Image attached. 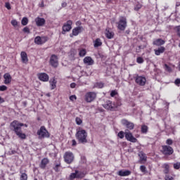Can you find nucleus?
Returning a JSON list of instances; mask_svg holds the SVG:
<instances>
[{"mask_svg": "<svg viewBox=\"0 0 180 180\" xmlns=\"http://www.w3.org/2000/svg\"><path fill=\"white\" fill-rule=\"evenodd\" d=\"M23 126H25V124L21 123L18 120H14L10 124L11 130L14 131L16 136L22 140H25L26 139V134L22 131V127H23Z\"/></svg>", "mask_w": 180, "mask_h": 180, "instance_id": "f257e3e1", "label": "nucleus"}, {"mask_svg": "<svg viewBox=\"0 0 180 180\" xmlns=\"http://www.w3.org/2000/svg\"><path fill=\"white\" fill-rule=\"evenodd\" d=\"M75 137L78 143L80 144H86V143H88V132H86L85 129H82L81 127L77 129Z\"/></svg>", "mask_w": 180, "mask_h": 180, "instance_id": "f03ea898", "label": "nucleus"}, {"mask_svg": "<svg viewBox=\"0 0 180 180\" xmlns=\"http://www.w3.org/2000/svg\"><path fill=\"white\" fill-rule=\"evenodd\" d=\"M116 25L117 30L123 32L126 30V27H127V19L126 17H120L119 21L116 22Z\"/></svg>", "mask_w": 180, "mask_h": 180, "instance_id": "7ed1b4c3", "label": "nucleus"}, {"mask_svg": "<svg viewBox=\"0 0 180 180\" xmlns=\"http://www.w3.org/2000/svg\"><path fill=\"white\" fill-rule=\"evenodd\" d=\"M37 134L40 140H41V139H49V137H50V133H49V131H47L44 126L40 127L37 131Z\"/></svg>", "mask_w": 180, "mask_h": 180, "instance_id": "20e7f679", "label": "nucleus"}, {"mask_svg": "<svg viewBox=\"0 0 180 180\" xmlns=\"http://www.w3.org/2000/svg\"><path fill=\"white\" fill-rule=\"evenodd\" d=\"M85 177V172L79 170H75L74 173H71L69 176L70 180L81 179Z\"/></svg>", "mask_w": 180, "mask_h": 180, "instance_id": "39448f33", "label": "nucleus"}, {"mask_svg": "<svg viewBox=\"0 0 180 180\" xmlns=\"http://www.w3.org/2000/svg\"><path fill=\"white\" fill-rule=\"evenodd\" d=\"M64 161L66 164H72L74 162V153L72 152H65L63 155Z\"/></svg>", "mask_w": 180, "mask_h": 180, "instance_id": "423d86ee", "label": "nucleus"}, {"mask_svg": "<svg viewBox=\"0 0 180 180\" xmlns=\"http://www.w3.org/2000/svg\"><path fill=\"white\" fill-rule=\"evenodd\" d=\"M162 153L165 155H172L174 154V149L169 146H162Z\"/></svg>", "mask_w": 180, "mask_h": 180, "instance_id": "0eeeda50", "label": "nucleus"}, {"mask_svg": "<svg viewBox=\"0 0 180 180\" xmlns=\"http://www.w3.org/2000/svg\"><path fill=\"white\" fill-rule=\"evenodd\" d=\"M125 139L130 141L131 143H137V139L133 136V134L129 131V129H126L125 132Z\"/></svg>", "mask_w": 180, "mask_h": 180, "instance_id": "6e6552de", "label": "nucleus"}, {"mask_svg": "<svg viewBox=\"0 0 180 180\" xmlns=\"http://www.w3.org/2000/svg\"><path fill=\"white\" fill-rule=\"evenodd\" d=\"M135 82L138 85H140V86H144V85H146V83L147 82V79H146V77L144 76L137 75L135 77Z\"/></svg>", "mask_w": 180, "mask_h": 180, "instance_id": "1a4fd4ad", "label": "nucleus"}, {"mask_svg": "<svg viewBox=\"0 0 180 180\" xmlns=\"http://www.w3.org/2000/svg\"><path fill=\"white\" fill-rule=\"evenodd\" d=\"M62 34H65V32H70L72 29V20H69L65 23L62 27Z\"/></svg>", "mask_w": 180, "mask_h": 180, "instance_id": "9d476101", "label": "nucleus"}, {"mask_svg": "<svg viewBox=\"0 0 180 180\" xmlns=\"http://www.w3.org/2000/svg\"><path fill=\"white\" fill-rule=\"evenodd\" d=\"M96 98V93L95 92H87L85 95V101L86 102L91 103L93 102V101H95V98Z\"/></svg>", "mask_w": 180, "mask_h": 180, "instance_id": "9b49d317", "label": "nucleus"}, {"mask_svg": "<svg viewBox=\"0 0 180 180\" xmlns=\"http://www.w3.org/2000/svg\"><path fill=\"white\" fill-rule=\"evenodd\" d=\"M121 123L127 130H133L134 129V123L129 122V120L124 119L121 120Z\"/></svg>", "mask_w": 180, "mask_h": 180, "instance_id": "f8f14e48", "label": "nucleus"}, {"mask_svg": "<svg viewBox=\"0 0 180 180\" xmlns=\"http://www.w3.org/2000/svg\"><path fill=\"white\" fill-rule=\"evenodd\" d=\"M49 63L52 67L57 68L58 67V57L56 55H51Z\"/></svg>", "mask_w": 180, "mask_h": 180, "instance_id": "ddd939ff", "label": "nucleus"}, {"mask_svg": "<svg viewBox=\"0 0 180 180\" xmlns=\"http://www.w3.org/2000/svg\"><path fill=\"white\" fill-rule=\"evenodd\" d=\"M103 108L107 109V110H115V109H116V105H115L112 101H108L103 105Z\"/></svg>", "mask_w": 180, "mask_h": 180, "instance_id": "4468645a", "label": "nucleus"}, {"mask_svg": "<svg viewBox=\"0 0 180 180\" xmlns=\"http://www.w3.org/2000/svg\"><path fill=\"white\" fill-rule=\"evenodd\" d=\"M48 39L46 37H36L34 39V43L38 45L44 44L47 41Z\"/></svg>", "mask_w": 180, "mask_h": 180, "instance_id": "2eb2a0df", "label": "nucleus"}, {"mask_svg": "<svg viewBox=\"0 0 180 180\" xmlns=\"http://www.w3.org/2000/svg\"><path fill=\"white\" fill-rule=\"evenodd\" d=\"M37 77L40 81H42L43 82H47L49 79V75L46 73H39L37 75Z\"/></svg>", "mask_w": 180, "mask_h": 180, "instance_id": "dca6fc26", "label": "nucleus"}, {"mask_svg": "<svg viewBox=\"0 0 180 180\" xmlns=\"http://www.w3.org/2000/svg\"><path fill=\"white\" fill-rule=\"evenodd\" d=\"M50 162V160L49 158H45L41 160V162L39 164V168L41 169H46V167H47V165Z\"/></svg>", "mask_w": 180, "mask_h": 180, "instance_id": "f3484780", "label": "nucleus"}, {"mask_svg": "<svg viewBox=\"0 0 180 180\" xmlns=\"http://www.w3.org/2000/svg\"><path fill=\"white\" fill-rule=\"evenodd\" d=\"M34 20L38 27L44 26V25H46V20L43 18L37 17Z\"/></svg>", "mask_w": 180, "mask_h": 180, "instance_id": "a211bd4d", "label": "nucleus"}, {"mask_svg": "<svg viewBox=\"0 0 180 180\" xmlns=\"http://www.w3.org/2000/svg\"><path fill=\"white\" fill-rule=\"evenodd\" d=\"M82 30H84V27L82 26H78L72 30V34L73 36H78Z\"/></svg>", "mask_w": 180, "mask_h": 180, "instance_id": "6ab92c4d", "label": "nucleus"}, {"mask_svg": "<svg viewBox=\"0 0 180 180\" xmlns=\"http://www.w3.org/2000/svg\"><path fill=\"white\" fill-rule=\"evenodd\" d=\"M4 84L6 85H8L11 84V82H12V77L11 76V74L9 73L4 74Z\"/></svg>", "mask_w": 180, "mask_h": 180, "instance_id": "aec40b11", "label": "nucleus"}, {"mask_svg": "<svg viewBox=\"0 0 180 180\" xmlns=\"http://www.w3.org/2000/svg\"><path fill=\"white\" fill-rule=\"evenodd\" d=\"M118 175L120 176H129V175H131V172L130 170H120Z\"/></svg>", "mask_w": 180, "mask_h": 180, "instance_id": "412c9836", "label": "nucleus"}, {"mask_svg": "<svg viewBox=\"0 0 180 180\" xmlns=\"http://www.w3.org/2000/svg\"><path fill=\"white\" fill-rule=\"evenodd\" d=\"M94 61L92 60L91 56H86L84 58V63L86 64L87 65H94Z\"/></svg>", "mask_w": 180, "mask_h": 180, "instance_id": "4be33fe9", "label": "nucleus"}, {"mask_svg": "<svg viewBox=\"0 0 180 180\" xmlns=\"http://www.w3.org/2000/svg\"><path fill=\"white\" fill-rule=\"evenodd\" d=\"M20 56L22 63L24 64H27V61H29V59L27 58V53H26L25 51H22Z\"/></svg>", "mask_w": 180, "mask_h": 180, "instance_id": "5701e85b", "label": "nucleus"}, {"mask_svg": "<svg viewBox=\"0 0 180 180\" xmlns=\"http://www.w3.org/2000/svg\"><path fill=\"white\" fill-rule=\"evenodd\" d=\"M164 44H165V41L162 39H158L153 41L154 46H162Z\"/></svg>", "mask_w": 180, "mask_h": 180, "instance_id": "b1692460", "label": "nucleus"}, {"mask_svg": "<svg viewBox=\"0 0 180 180\" xmlns=\"http://www.w3.org/2000/svg\"><path fill=\"white\" fill-rule=\"evenodd\" d=\"M154 51H155V56H160V54H162L164 51H165V47L160 46L158 49H155Z\"/></svg>", "mask_w": 180, "mask_h": 180, "instance_id": "393cba45", "label": "nucleus"}, {"mask_svg": "<svg viewBox=\"0 0 180 180\" xmlns=\"http://www.w3.org/2000/svg\"><path fill=\"white\" fill-rule=\"evenodd\" d=\"M20 174H21L20 176V180H27V174H26V171L20 169Z\"/></svg>", "mask_w": 180, "mask_h": 180, "instance_id": "a878e982", "label": "nucleus"}, {"mask_svg": "<svg viewBox=\"0 0 180 180\" xmlns=\"http://www.w3.org/2000/svg\"><path fill=\"white\" fill-rule=\"evenodd\" d=\"M105 36L107 39H113V36H115V33L112 31H109L108 30H105Z\"/></svg>", "mask_w": 180, "mask_h": 180, "instance_id": "bb28decb", "label": "nucleus"}, {"mask_svg": "<svg viewBox=\"0 0 180 180\" xmlns=\"http://www.w3.org/2000/svg\"><path fill=\"white\" fill-rule=\"evenodd\" d=\"M162 168H164V174H168L169 173V165H168L167 163H165L162 165Z\"/></svg>", "mask_w": 180, "mask_h": 180, "instance_id": "cd10ccee", "label": "nucleus"}, {"mask_svg": "<svg viewBox=\"0 0 180 180\" xmlns=\"http://www.w3.org/2000/svg\"><path fill=\"white\" fill-rule=\"evenodd\" d=\"M141 132L142 133V134H147V133L148 132V127L147 125H141Z\"/></svg>", "mask_w": 180, "mask_h": 180, "instance_id": "c85d7f7f", "label": "nucleus"}, {"mask_svg": "<svg viewBox=\"0 0 180 180\" xmlns=\"http://www.w3.org/2000/svg\"><path fill=\"white\" fill-rule=\"evenodd\" d=\"M79 57H85L86 56V49H79Z\"/></svg>", "mask_w": 180, "mask_h": 180, "instance_id": "c756f323", "label": "nucleus"}, {"mask_svg": "<svg viewBox=\"0 0 180 180\" xmlns=\"http://www.w3.org/2000/svg\"><path fill=\"white\" fill-rule=\"evenodd\" d=\"M94 47H101V46H102V41L101 40V39L97 38L94 41Z\"/></svg>", "mask_w": 180, "mask_h": 180, "instance_id": "7c9ffc66", "label": "nucleus"}, {"mask_svg": "<svg viewBox=\"0 0 180 180\" xmlns=\"http://www.w3.org/2000/svg\"><path fill=\"white\" fill-rule=\"evenodd\" d=\"M139 155L141 161H147V156H146V154L141 152Z\"/></svg>", "mask_w": 180, "mask_h": 180, "instance_id": "2f4dec72", "label": "nucleus"}, {"mask_svg": "<svg viewBox=\"0 0 180 180\" xmlns=\"http://www.w3.org/2000/svg\"><path fill=\"white\" fill-rule=\"evenodd\" d=\"M29 23V19H27V18L24 17L22 20H21V25H22V26H26V25H27Z\"/></svg>", "mask_w": 180, "mask_h": 180, "instance_id": "473e14b6", "label": "nucleus"}, {"mask_svg": "<svg viewBox=\"0 0 180 180\" xmlns=\"http://www.w3.org/2000/svg\"><path fill=\"white\" fill-rule=\"evenodd\" d=\"M60 167H61V163H57L55 165L53 169L56 172H60Z\"/></svg>", "mask_w": 180, "mask_h": 180, "instance_id": "72a5a7b5", "label": "nucleus"}, {"mask_svg": "<svg viewBox=\"0 0 180 180\" xmlns=\"http://www.w3.org/2000/svg\"><path fill=\"white\" fill-rule=\"evenodd\" d=\"M57 82L55 79H53L52 82H50L51 85V89H56Z\"/></svg>", "mask_w": 180, "mask_h": 180, "instance_id": "f704fd0d", "label": "nucleus"}, {"mask_svg": "<svg viewBox=\"0 0 180 180\" xmlns=\"http://www.w3.org/2000/svg\"><path fill=\"white\" fill-rule=\"evenodd\" d=\"M165 180H175V178L171 174H167L165 176Z\"/></svg>", "mask_w": 180, "mask_h": 180, "instance_id": "c9c22d12", "label": "nucleus"}, {"mask_svg": "<svg viewBox=\"0 0 180 180\" xmlns=\"http://www.w3.org/2000/svg\"><path fill=\"white\" fill-rule=\"evenodd\" d=\"M124 131H120L118 134H117V136L120 138V139H124Z\"/></svg>", "mask_w": 180, "mask_h": 180, "instance_id": "e433bc0d", "label": "nucleus"}, {"mask_svg": "<svg viewBox=\"0 0 180 180\" xmlns=\"http://www.w3.org/2000/svg\"><path fill=\"white\" fill-rule=\"evenodd\" d=\"M173 167H174V169H179V168H180V162H177L176 163H174Z\"/></svg>", "mask_w": 180, "mask_h": 180, "instance_id": "4c0bfd02", "label": "nucleus"}, {"mask_svg": "<svg viewBox=\"0 0 180 180\" xmlns=\"http://www.w3.org/2000/svg\"><path fill=\"white\" fill-rule=\"evenodd\" d=\"M136 62L138 63V64H143V63H144V59H143V58L141 57H138L136 59Z\"/></svg>", "mask_w": 180, "mask_h": 180, "instance_id": "58836bf2", "label": "nucleus"}, {"mask_svg": "<svg viewBox=\"0 0 180 180\" xmlns=\"http://www.w3.org/2000/svg\"><path fill=\"white\" fill-rule=\"evenodd\" d=\"M11 25H12V26H13L14 27H18V21H17L16 20H11Z\"/></svg>", "mask_w": 180, "mask_h": 180, "instance_id": "ea45409f", "label": "nucleus"}, {"mask_svg": "<svg viewBox=\"0 0 180 180\" xmlns=\"http://www.w3.org/2000/svg\"><path fill=\"white\" fill-rule=\"evenodd\" d=\"M174 141H172V139H168L167 141H166V144H167V146H172Z\"/></svg>", "mask_w": 180, "mask_h": 180, "instance_id": "a19ab883", "label": "nucleus"}, {"mask_svg": "<svg viewBox=\"0 0 180 180\" xmlns=\"http://www.w3.org/2000/svg\"><path fill=\"white\" fill-rule=\"evenodd\" d=\"M75 122H76L77 124H78V125L82 124V120H81V118H79V117H76Z\"/></svg>", "mask_w": 180, "mask_h": 180, "instance_id": "79ce46f5", "label": "nucleus"}, {"mask_svg": "<svg viewBox=\"0 0 180 180\" xmlns=\"http://www.w3.org/2000/svg\"><path fill=\"white\" fill-rule=\"evenodd\" d=\"M8 89V87L5 85L0 86V91L4 92V91H6Z\"/></svg>", "mask_w": 180, "mask_h": 180, "instance_id": "37998d69", "label": "nucleus"}, {"mask_svg": "<svg viewBox=\"0 0 180 180\" xmlns=\"http://www.w3.org/2000/svg\"><path fill=\"white\" fill-rule=\"evenodd\" d=\"M141 4H138L135 6L134 7V11H140V9H141Z\"/></svg>", "mask_w": 180, "mask_h": 180, "instance_id": "c03bdc74", "label": "nucleus"}, {"mask_svg": "<svg viewBox=\"0 0 180 180\" xmlns=\"http://www.w3.org/2000/svg\"><path fill=\"white\" fill-rule=\"evenodd\" d=\"M116 95H117V91L116 90H112L110 93V96L113 98L116 96Z\"/></svg>", "mask_w": 180, "mask_h": 180, "instance_id": "a18cd8bd", "label": "nucleus"}, {"mask_svg": "<svg viewBox=\"0 0 180 180\" xmlns=\"http://www.w3.org/2000/svg\"><path fill=\"white\" fill-rule=\"evenodd\" d=\"M164 68L166 71H168L169 72H171V68L168 66V65L165 64Z\"/></svg>", "mask_w": 180, "mask_h": 180, "instance_id": "49530a36", "label": "nucleus"}, {"mask_svg": "<svg viewBox=\"0 0 180 180\" xmlns=\"http://www.w3.org/2000/svg\"><path fill=\"white\" fill-rule=\"evenodd\" d=\"M174 84L175 85H176V86H180V79H176L174 81Z\"/></svg>", "mask_w": 180, "mask_h": 180, "instance_id": "de8ad7c7", "label": "nucleus"}, {"mask_svg": "<svg viewBox=\"0 0 180 180\" xmlns=\"http://www.w3.org/2000/svg\"><path fill=\"white\" fill-rule=\"evenodd\" d=\"M22 32H24V33H30V30H29V27H24V29L22 30Z\"/></svg>", "mask_w": 180, "mask_h": 180, "instance_id": "09e8293b", "label": "nucleus"}, {"mask_svg": "<svg viewBox=\"0 0 180 180\" xmlns=\"http://www.w3.org/2000/svg\"><path fill=\"white\" fill-rule=\"evenodd\" d=\"M70 99L72 102H74L75 101H77V96H75V95L70 96Z\"/></svg>", "mask_w": 180, "mask_h": 180, "instance_id": "8fccbe9b", "label": "nucleus"}, {"mask_svg": "<svg viewBox=\"0 0 180 180\" xmlns=\"http://www.w3.org/2000/svg\"><path fill=\"white\" fill-rule=\"evenodd\" d=\"M5 7H6L8 11H11V4H9L8 2H6V3L5 4Z\"/></svg>", "mask_w": 180, "mask_h": 180, "instance_id": "3c124183", "label": "nucleus"}, {"mask_svg": "<svg viewBox=\"0 0 180 180\" xmlns=\"http://www.w3.org/2000/svg\"><path fill=\"white\" fill-rule=\"evenodd\" d=\"M140 169H141V172H146V166L141 165L140 167Z\"/></svg>", "mask_w": 180, "mask_h": 180, "instance_id": "603ef678", "label": "nucleus"}, {"mask_svg": "<svg viewBox=\"0 0 180 180\" xmlns=\"http://www.w3.org/2000/svg\"><path fill=\"white\" fill-rule=\"evenodd\" d=\"M177 34L180 37V26L176 27Z\"/></svg>", "mask_w": 180, "mask_h": 180, "instance_id": "864d4df0", "label": "nucleus"}, {"mask_svg": "<svg viewBox=\"0 0 180 180\" xmlns=\"http://www.w3.org/2000/svg\"><path fill=\"white\" fill-rule=\"evenodd\" d=\"M72 145L74 146H77V141H75V139H73L72 141Z\"/></svg>", "mask_w": 180, "mask_h": 180, "instance_id": "5fc2aeb1", "label": "nucleus"}, {"mask_svg": "<svg viewBox=\"0 0 180 180\" xmlns=\"http://www.w3.org/2000/svg\"><path fill=\"white\" fill-rule=\"evenodd\" d=\"M75 86H77V84L75 83L70 84V88H75Z\"/></svg>", "mask_w": 180, "mask_h": 180, "instance_id": "6e6d98bb", "label": "nucleus"}, {"mask_svg": "<svg viewBox=\"0 0 180 180\" xmlns=\"http://www.w3.org/2000/svg\"><path fill=\"white\" fill-rule=\"evenodd\" d=\"M98 88H103V83H98Z\"/></svg>", "mask_w": 180, "mask_h": 180, "instance_id": "4d7b16f0", "label": "nucleus"}, {"mask_svg": "<svg viewBox=\"0 0 180 180\" xmlns=\"http://www.w3.org/2000/svg\"><path fill=\"white\" fill-rule=\"evenodd\" d=\"M115 106H116V108H117V106H122V102L118 101L117 102V105H115Z\"/></svg>", "mask_w": 180, "mask_h": 180, "instance_id": "13d9d810", "label": "nucleus"}, {"mask_svg": "<svg viewBox=\"0 0 180 180\" xmlns=\"http://www.w3.org/2000/svg\"><path fill=\"white\" fill-rule=\"evenodd\" d=\"M81 25H82V22H81V21L76 22V25L77 26H81Z\"/></svg>", "mask_w": 180, "mask_h": 180, "instance_id": "bf43d9fd", "label": "nucleus"}, {"mask_svg": "<svg viewBox=\"0 0 180 180\" xmlns=\"http://www.w3.org/2000/svg\"><path fill=\"white\" fill-rule=\"evenodd\" d=\"M82 160H83L84 163L86 162V158H85V156L82 157Z\"/></svg>", "mask_w": 180, "mask_h": 180, "instance_id": "052dcab7", "label": "nucleus"}, {"mask_svg": "<svg viewBox=\"0 0 180 180\" xmlns=\"http://www.w3.org/2000/svg\"><path fill=\"white\" fill-rule=\"evenodd\" d=\"M62 6L63 8H65V6H67V3L65 2L62 3Z\"/></svg>", "mask_w": 180, "mask_h": 180, "instance_id": "680f3d73", "label": "nucleus"}, {"mask_svg": "<svg viewBox=\"0 0 180 180\" xmlns=\"http://www.w3.org/2000/svg\"><path fill=\"white\" fill-rule=\"evenodd\" d=\"M4 102H5V101H4V98H2V97H0V103H4Z\"/></svg>", "mask_w": 180, "mask_h": 180, "instance_id": "e2e57ef3", "label": "nucleus"}, {"mask_svg": "<svg viewBox=\"0 0 180 180\" xmlns=\"http://www.w3.org/2000/svg\"><path fill=\"white\" fill-rule=\"evenodd\" d=\"M176 6L178 7V6H180V1H177L176 3Z\"/></svg>", "mask_w": 180, "mask_h": 180, "instance_id": "0e129e2a", "label": "nucleus"}, {"mask_svg": "<svg viewBox=\"0 0 180 180\" xmlns=\"http://www.w3.org/2000/svg\"><path fill=\"white\" fill-rule=\"evenodd\" d=\"M106 2H107L108 4H110V2H112V0H106Z\"/></svg>", "mask_w": 180, "mask_h": 180, "instance_id": "69168bd1", "label": "nucleus"}, {"mask_svg": "<svg viewBox=\"0 0 180 180\" xmlns=\"http://www.w3.org/2000/svg\"><path fill=\"white\" fill-rule=\"evenodd\" d=\"M15 153H16V151H15V150L12 151V154H15Z\"/></svg>", "mask_w": 180, "mask_h": 180, "instance_id": "338daca9", "label": "nucleus"}, {"mask_svg": "<svg viewBox=\"0 0 180 180\" xmlns=\"http://www.w3.org/2000/svg\"><path fill=\"white\" fill-rule=\"evenodd\" d=\"M34 180H37V179H34Z\"/></svg>", "mask_w": 180, "mask_h": 180, "instance_id": "774afa93", "label": "nucleus"}]
</instances>
